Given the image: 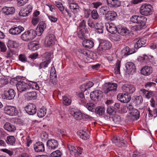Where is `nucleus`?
Segmentation results:
<instances>
[{"label": "nucleus", "mask_w": 157, "mask_h": 157, "mask_svg": "<svg viewBox=\"0 0 157 157\" xmlns=\"http://www.w3.org/2000/svg\"><path fill=\"white\" fill-rule=\"evenodd\" d=\"M46 113V109L44 107L40 109L37 112L38 116L40 118L44 117Z\"/></svg>", "instance_id": "a19ab883"}, {"label": "nucleus", "mask_w": 157, "mask_h": 157, "mask_svg": "<svg viewBox=\"0 0 157 157\" xmlns=\"http://www.w3.org/2000/svg\"><path fill=\"white\" fill-rule=\"evenodd\" d=\"M117 98L122 103H127L129 102L131 99V96L126 93L120 94L117 95Z\"/></svg>", "instance_id": "9b49d317"}, {"label": "nucleus", "mask_w": 157, "mask_h": 157, "mask_svg": "<svg viewBox=\"0 0 157 157\" xmlns=\"http://www.w3.org/2000/svg\"><path fill=\"white\" fill-rule=\"evenodd\" d=\"M4 109L5 113L11 116L17 115L18 113L16 107L13 106H6Z\"/></svg>", "instance_id": "423d86ee"}, {"label": "nucleus", "mask_w": 157, "mask_h": 157, "mask_svg": "<svg viewBox=\"0 0 157 157\" xmlns=\"http://www.w3.org/2000/svg\"><path fill=\"white\" fill-rule=\"evenodd\" d=\"M36 35V31L31 29L22 33L21 36V39L25 41H29L33 39Z\"/></svg>", "instance_id": "f03ea898"}, {"label": "nucleus", "mask_w": 157, "mask_h": 157, "mask_svg": "<svg viewBox=\"0 0 157 157\" xmlns=\"http://www.w3.org/2000/svg\"><path fill=\"white\" fill-rule=\"evenodd\" d=\"M104 25L102 23H97L95 27V31L98 34L102 33L103 32Z\"/></svg>", "instance_id": "7c9ffc66"}, {"label": "nucleus", "mask_w": 157, "mask_h": 157, "mask_svg": "<svg viewBox=\"0 0 157 157\" xmlns=\"http://www.w3.org/2000/svg\"><path fill=\"white\" fill-rule=\"evenodd\" d=\"M82 45L84 47L90 48L94 46V42L92 40L86 39L83 40Z\"/></svg>", "instance_id": "cd10ccee"}, {"label": "nucleus", "mask_w": 157, "mask_h": 157, "mask_svg": "<svg viewBox=\"0 0 157 157\" xmlns=\"http://www.w3.org/2000/svg\"><path fill=\"white\" fill-rule=\"evenodd\" d=\"M78 37L82 40L85 39L86 34L89 33L88 29H86V30L78 29Z\"/></svg>", "instance_id": "c756f323"}, {"label": "nucleus", "mask_w": 157, "mask_h": 157, "mask_svg": "<svg viewBox=\"0 0 157 157\" xmlns=\"http://www.w3.org/2000/svg\"><path fill=\"white\" fill-rule=\"evenodd\" d=\"M90 97L92 100L96 101L102 98V93L100 90H96L91 92Z\"/></svg>", "instance_id": "9d476101"}, {"label": "nucleus", "mask_w": 157, "mask_h": 157, "mask_svg": "<svg viewBox=\"0 0 157 157\" xmlns=\"http://www.w3.org/2000/svg\"><path fill=\"white\" fill-rule=\"evenodd\" d=\"M80 138L82 139L86 140L90 137V133L86 129L83 130L81 132H78Z\"/></svg>", "instance_id": "a878e982"}, {"label": "nucleus", "mask_w": 157, "mask_h": 157, "mask_svg": "<svg viewBox=\"0 0 157 157\" xmlns=\"http://www.w3.org/2000/svg\"><path fill=\"white\" fill-rule=\"evenodd\" d=\"M126 72L128 74H132L135 72L136 67L134 64L132 62L127 63L125 65Z\"/></svg>", "instance_id": "6ab92c4d"}, {"label": "nucleus", "mask_w": 157, "mask_h": 157, "mask_svg": "<svg viewBox=\"0 0 157 157\" xmlns=\"http://www.w3.org/2000/svg\"><path fill=\"white\" fill-rule=\"evenodd\" d=\"M130 20L132 22L137 24L134 27L136 31H137L141 30L144 26L147 19L144 16L134 15L131 17Z\"/></svg>", "instance_id": "f257e3e1"}, {"label": "nucleus", "mask_w": 157, "mask_h": 157, "mask_svg": "<svg viewBox=\"0 0 157 157\" xmlns=\"http://www.w3.org/2000/svg\"><path fill=\"white\" fill-rule=\"evenodd\" d=\"M2 11L3 13L6 15H12L15 12V10L13 7L4 6L2 8Z\"/></svg>", "instance_id": "b1692460"}, {"label": "nucleus", "mask_w": 157, "mask_h": 157, "mask_svg": "<svg viewBox=\"0 0 157 157\" xmlns=\"http://www.w3.org/2000/svg\"><path fill=\"white\" fill-rule=\"evenodd\" d=\"M108 5L110 7H117L121 5V2L118 0H106Z\"/></svg>", "instance_id": "bb28decb"}, {"label": "nucleus", "mask_w": 157, "mask_h": 157, "mask_svg": "<svg viewBox=\"0 0 157 157\" xmlns=\"http://www.w3.org/2000/svg\"><path fill=\"white\" fill-rule=\"evenodd\" d=\"M109 7L107 6H104L101 7L99 9L100 12L103 14H107L109 11Z\"/></svg>", "instance_id": "de8ad7c7"}, {"label": "nucleus", "mask_w": 157, "mask_h": 157, "mask_svg": "<svg viewBox=\"0 0 157 157\" xmlns=\"http://www.w3.org/2000/svg\"><path fill=\"white\" fill-rule=\"evenodd\" d=\"M87 24L90 28L94 29L95 27L96 23L92 20L89 19L87 21Z\"/></svg>", "instance_id": "bf43d9fd"}, {"label": "nucleus", "mask_w": 157, "mask_h": 157, "mask_svg": "<svg viewBox=\"0 0 157 157\" xmlns=\"http://www.w3.org/2000/svg\"><path fill=\"white\" fill-rule=\"evenodd\" d=\"M16 86L17 90L20 93L26 91L31 89L30 85L23 81H17Z\"/></svg>", "instance_id": "20e7f679"}, {"label": "nucleus", "mask_w": 157, "mask_h": 157, "mask_svg": "<svg viewBox=\"0 0 157 157\" xmlns=\"http://www.w3.org/2000/svg\"><path fill=\"white\" fill-rule=\"evenodd\" d=\"M15 94V91L13 89H10L8 91L5 92V95L7 99L11 100L14 98Z\"/></svg>", "instance_id": "c85d7f7f"}, {"label": "nucleus", "mask_w": 157, "mask_h": 157, "mask_svg": "<svg viewBox=\"0 0 157 157\" xmlns=\"http://www.w3.org/2000/svg\"><path fill=\"white\" fill-rule=\"evenodd\" d=\"M82 113L80 111H75L74 112L73 115L74 117L77 120L82 119Z\"/></svg>", "instance_id": "5fc2aeb1"}, {"label": "nucleus", "mask_w": 157, "mask_h": 157, "mask_svg": "<svg viewBox=\"0 0 157 157\" xmlns=\"http://www.w3.org/2000/svg\"><path fill=\"white\" fill-rule=\"evenodd\" d=\"M152 9L153 8L151 5L144 4L140 6V12L143 15L149 16L152 13Z\"/></svg>", "instance_id": "7ed1b4c3"}, {"label": "nucleus", "mask_w": 157, "mask_h": 157, "mask_svg": "<svg viewBox=\"0 0 157 157\" xmlns=\"http://www.w3.org/2000/svg\"><path fill=\"white\" fill-rule=\"evenodd\" d=\"M86 22L84 20H82L79 24V26L78 27V29L86 30V29H88L86 28Z\"/></svg>", "instance_id": "49530a36"}, {"label": "nucleus", "mask_w": 157, "mask_h": 157, "mask_svg": "<svg viewBox=\"0 0 157 157\" xmlns=\"http://www.w3.org/2000/svg\"><path fill=\"white\" fill-rule=\"evenodd\" d=\"M26 97L30 100L35 99L36 98L37 94L34 91L28 92L26 94Z\"/></svg>", "instance_id": "ea45409f"}, {"label": "nucleus", "mask_w": 157, "mask_h": 157, "mask_svg": "<svg viewBox=\"0 0 157 157\" xmlns=\"http://www.w3.org/2000/svg\"><path fill=\"white\" fill-rule=\"evenodd\" d=\"M7 46L9 48H16L19 46V44L15 41L9 40Z\"/></svg>", "instance_id": "58836bf2"}, {"label": "nucleus", "mask_w": 157, "mask_h": 157, "mask_svg": "<svg viewBox=\"0 0 157 157\" xmlns=\"http://www.w3.org/2000/svg\"><path fill=\"white\" fill-rule=\"evenodd\" d=\"M142 91L144 96L146 98H149L152 95V93L151 92H150L145 89H142L141 90Z\"/></svg>", "instance_id": "603ef678"}, {"label": "nucleus", "mask_w": 157, "mask_h": 157, "mask_svg": "<svg viewBox=\"0 0 157 157\" xmlns=\"http://www.w3.org/2000/svg\"><path fill=\"white\" fill-rule=\"evenodd\" d=\"M34 151L37 152H44L45 150L44 146L42 142H36L33 145Z\"/></svg>", "instance_id": "aec40b11"}, {"label": "nucleus", "mask_w": 157, "mask_h": 157, "mask_svg": "<svg viewBox=\"0 0 157 157\" xmlns=\"http://www.w3.org/2000/svg\"><path fill=\"white\" fill-rule=\"evenodd\" d=\"M134 53L133 51L130 50L128 47H125L124 48L121 52V54L122 56H128Z\"/></svg>", "instance_id": "473e14b6"}, {"label": "nucleus", "mask_w": 157, "mask_h": 157, "mask_svg": "<svg viewBox=\"0 0 157 157\" xmlns=\"http://www.w3.org/2000/svg\"><path fill=\"white\" fill-rule=\"evenodd\" d=\"M50 77L51 78H57L56 71L54 66L52 67L51 68L50 71Z\"/></svg>", "instance_id": "13d9d810"}, {"label": "nucleus", "mask_w": 157, "mask_h": 157, "mask_svg": "<svg viewBox=\"0 0 157 157\" xmlns=\"http://www.w3.org/2000/svg\"><path fill=\"white\" fill-rule=\"evenodd\" d=\"M121 36L117 34L113 33L110 37V40L113 41H117L120 40Z\"/></svg>", "instance_id": "a18cd8bd"}, {"label": "nucleus", "mask_w": 157, "mask_h": 157, "mask_svg": "<svg viewBox=\"0 0 157 157\" xmlns=\"http://www.w3.org/2000/svg\"><path fill=\"white\" fill-rule=\"evenodd\" d=\"M0 48L1 51L2 52H5L7 49L6 45L5 43L0 41Z\"/></svg>", "instance_id": "69168bd1"}, {"label": "nucleus", "mask_w": 157, "mask_h": 157, "mask_svg": "<svg viewBox=\"0 0 157 157\" xmlns=\"http://www.w3.org/2000/svg\"><path fill=\"white\" fill-rule=\"evenodd\" d=\"M46 27V24L44 21H40L37 26L36 30L39 36H40Z\"/></svg>", "instance_id": "4be33fe9"}, {"label": "nucleus", "mask_w": 157, "mask_h": 157, "mask_svg": "<svg viewBox=\"0 0 157 157\" xmlns=\"http://www.w3.org/2000/svg\"><path fill=\"white\" fill-rule=\"evenodd\" d=\"M25 110L29 115H33L36 112V106L33 104H30L25 107Z\"/></svg>", "instance_id": "dca6fc26"}, {"label": "nucleus", "mask_w": 157, "mask_h": 157, "mask_svg": "<svg viewBox=\"0 0 157 157\" xmlns=\"http://www.w3.org/2000/svg\"><path fill=\"white\" fill-rule=\"evenodd\" d=\"M48 135L46 132H42L41 133L40 135L41 140L42 141L44 142L46 141L48 138Z\"/></svg>", "instance_id": "680f3d73"}, {"label": "nucleus", "mask_w": 157, "mask_h": 157, "mask_svg": "<svg viewBox=\"0 0 157 157\" xmlns=\"http://www.w3.org/2000/svg\"><path fill=\"white\" fill-rule=\"evenodd\" d=\"M56 39L55 36L52 34H48L46 37L45 41L48 46H51L54 44Z\"/></svg>", "instance_id": "4468645a"}, {"label": "nucleus", "mask_w": 157, "mask_h": 157, "mask_svg": "<svg viewBox=\"0 0 157 157\" xmlns=\"http://www.w3.org/2000/svg\"><path fill=\"white\" fill-rule=\"evenodd\" d=\"M137 59L139 62L142 63L149 64L151 63L153 64L154 61V58L152 56L146 54L139 56Z\"/></svg>", "instance_id": "39448f33"}, {"label": "nucleus", "mask_w": 157, "mask_h": 157, "mask_svg": "<svg viewBox=\"0 0 157 157\" xmlns=\"http://www.w3.org/2000/svg\"><path fill=\"white\" fill-rule=\"evenodd\" d=\"M128 119L131 121L137 120L140 117V113L137 109H135L129 112Z\"/></svg>", "instance_id": "f3484780"}, {"label": "nucleus", "mask_w": 157, "mask_h": 157, "mask_svg": "<svg viewBox=\"0 0 157 157\" xmlns=\"http://www.w3.org/2000/svg\"><path fill=\"white\" fill-rule=\"evenodd\" d=\"M121 65V62L120 61L118 60L116 65V67L115 68V73L116 74H120V67Z\"/></svg>", "instance_id": "6e6d98bb"}, {"label": "nucleus", "mask_w": 157, "mask_h": 157, "mask_svg": "<svg viewBox=\"0 0 157 157\" xmlns=\"http://www.w3.org/2000/svg\"><path fill=\"white\" fill-rule=\"evenodd\" d=\"M85 106L90 111H92L94 108V104L92 103H87Z\"/></svg>", "instance_id": "0e129e2a"}, {"label": "nucleus", "mask_w": 157, "mask_h": 157, "mask_svg": "<svg viewBox=\"0 0 157 157\" xmlns=\"http://www.w3.org/2000/svg\"><path fill=\"white\" fill-rule=\"evenodd\" d=\"M133 103L136 105H138L142 103L143 99L140 96H135L133 99Z\"/></svg>", "instance_id": "c9c22d12"}, {"label": "nucleus", "mask_w": 157, "mask_h": 157, "mask_svg": "<svg viewBox=\"0 0 157 157\" xmlns=\"http://www.w3.org/2000/svg\"><path fill=\"white\" fill-rule=\"evenodd\" d=\"M117 30L118 33L122 36L125 35L130 33L129 30L126 27L121 25L118 26Z\"/></svg>", "instance_id": "5701e85b"}, {"label": "nucleus", "mask_w": 157, "mask_h": 157, "mask_svg": "<svg viewBox=\"0 0 157 157\" xmlns=\"http://www.w3.org/2000/svg\"><path fill=\"white\" fill-rule=\"evenodd\" d=\"M31 83L29 84L33 89L36 90H39L42 89V86L40 83H37L36 82L31 81Z\"/></svg>", "instance_id": "e433bc0d"}, {"label": "nucleus", "mask_w": 157, "mask_h": 157, "mask_svg": "<svg viewBox=\"0 0 157 157\" xmlns=\"http://www.w3.org/2000/svg\"><path fill=\"white\" fill-rule=\"evenodd\" d=\"M18 59L23 63L28 62L27 58L25 54H20L18 56Z\"/></svg>", "instance_id": "3c124183"}, {"label": "nucleus", "mask_w": 157, "mask_h": 157, "mask_svg": "<svg viewBox=\"0 0 157 157\" xmlns=\"http://www.w3.org/2000/svg\"><path fill=\"white\" fill-rule=\"evenodd\" d=\"M94 83L92 82L89 81L84 85L85 87V90H86L88 89L94 85Z\"/></svg>", "instance_id": "774afa93"}, {"label": "nucleus", "mask_w": 157, "mask_h": 157, "mask_svg": "<svg viewBox=\"0 0 157 157\" xmlns=\"http://www.w3.org/2000/svg\"><path fill=\"white\" fill-rule=\"evenodd\" d=\"M117 16V14L115 11H110L106 14V19L108 21H113L116 19Z\"/></svg>", "instance_id": "393cba45"}, {"label": "nucleus", "mask_w": 157, "mask_h": 157, "mask_svg": "<svg viewBox=\"0 0 157 157\" xmlns=\"http://www.w3.org/2000/svg\"><path fill=\"white\" fill-rule=\"evenodd\" d=\"M33 9L32 6L29 5L26 7L21 10L19 13V15L21 17L27 16L32 12Z\"/></svg>", "instance_id": "6e6552de"}, {"label": "nucleus", "mask_w": 157, "mask_h": 157, "mask_svg": "<svg viewBox=\"0 0 157 157\" xmlns=\"http://www.w3.org/2000/svg\"><path fill=\"white\" fill-rule=\"evenodd\" d=\"M52 53L49 52H45L44 54V56L46 60H49L51 62V59H52Z\"/></svg>", "instance_id": "338daca9"}, {"label": "nucleus", "mask_w": 157, "mask_h": 157, "mask_svg": "<svg viewBox=\"0 0 157 157\" xmlns=\"http://www.w3.org/2000/svg\"><path fill=\"white\" fill-rule=\"evenodd\" d=\"M24 30V28L19 25L18 26H13L9 30V33L13 35H17L20 34Z\"/></svg>", "instance_id": "f8f14e48"}, {"label": "nucleus", "mask_w": 157, "mask_h": 157, "mask_svg": "<svg viewBox=\"0 0 157 157\" xmlns=\"http://www.w3.org/2000/svg\"><path fill=\"white\" fill-rule=\"evenodd\" d=\"M117 85L114 82L109 83L108 87L105 90L104 93L107 94L110 92L116 91L117 89Z\"/></svg>", "instance_id": "412c9836"}, {"label": "nucleus", "mask_w": 157, "mask_h": 157, "mask_svg": "<svg viewBox=\"0 0 157 157\" xmlns=\"http://www.w3.org/2000/svg\"><path fill=\"white\" fill-rule=\"evenodd\" d=\"M146 43V40L144 38H141L138 40L134 44V48L138 49L141 47Z\"/></svg>", "instance_id": "f704fd0d"}, {"label": "nucleus", "mask_w": 157, "mask_h": 157, "mask_svg": "<svg viewBox=\"0 0 157 157\" xmlns=\"http://www.w3.org/2000/svg\"><path fill=\"white\" fill-rule=\"evenodd\" d=\"M136 89L134 85L131 84H124L122 86V91L127 94L133 93L135 91Z\"/></svg>", "instance_id": "0eeeda50"}, {"label": "nucleus", "mask_w": 157, "mask_h": 157, "mask_svg": "<svg viewBox=\"0 0 157 157\" xmlns=\"http://www.w3.org/2000/svg\"><path fill=\"white\" fill-rule=\"evenodd\" d=\"M50 63V61L49 60H46L43 62L40 63L39 65L38 69L39 70L44 68H45L47 67L49 63Z\"/></svg>", "instance_id": "37998d69"}, {"label": "nucleus", "mask_w": 157, "mask_h": 157, "mask_svg": "<svg viewBox=\"0 0 157 157\" xmlns=\"http://www.w3.org/2000/svg\"><path fill=\"white\" fill-rule=\"evenodd\" d=\"M101 48L104 50H109L112 47L111 43L108 41H105L100 44Z\"/></svg>", "instance_id": "72a5a7b5"}, {"label": "nucleus", "mask_w": 157, "mask_h": 157, "mask_svg": "<svg viewBox=\"0 0 157 157\" xmlns=\"http://www.w3.org/2000/svg\"><path fill=\"white\" fill-rule=\"evenodd\" d=\"M4 128L9 132H14L16 130L15 126L8 122H7L5 124Z\"/></svg>", "instance_id": "2f4dec72"}, {"label": "nucleus", "mask_w": 157, "mask_h": 157, "mask_svg": "<svg viewBox=\"0 0 157 157\" xmlns=\"http://www.w3.org/2000/svg\"><path fill=\"white\" fill-rule=\"evenodd\" d=\"M29 49L32 51H35L37 49L38 45L34 42L30 43L28 45Z\"/></svg>", "instance_id": "09e8293b"}, {"label": "nucleus", "mask_w": 157, "mask_h": 157, "mask_svg": "<svg viewBox=\"0 0 157 157\" xmlns=\"http://www.w3.org/2000/svg\"><path fill=\"white\" fill-rule=\"evenodd\" d=\"M105 26L107 31L111 33H115L117 32V29L115 24L112 23H106Z\"/></svg>", "instance_id": "a211bd4d"}, {"label": "nucleus", "mask_w": 157, "mask_h": 157, "mask_svg": "<svg viewBox=\"0 0 157 157\" xmlns=\"http://www.w3.org/2000/svg\"><path fill=\"white\" fill-rule=\"evenodd\" d=\"M62 154L59 150H56L53 152L51 155L52 157H61Z\"/></svg>", "instance_id": "052dcab7"}, {"label": "nucleus", "mask_w": 157, "mask_h": 157, "mask_svg": "<svg viewBox=\"0 0 157 157\" xmlns=\"http://www.w3.org/2000/svg\"><path fill=\"white\" fill-rule=\"evenodd\" d=\"M113 142L117 146L121 147H124L127 143L123 138L119 136L114 137Z\"/></svg>", "instance_id": "1a4fd4ad"}, {"label": "nucleus", "mask_w": 157, "mask_h": 157, "mask_svg": "<svg viewBox=\"0 0 157 157\" xmlns=\"http://www.w3.org/2000/svg\"><path fill=\"white\" fill-rule=\"evenodd\" d=\"M78 97L79 100L82 104H85L87 102V100L85 98L83 93H79L78 94Z\"/></svg>", "instance_id": "864d4df0"}, {"label": "nucleus", "mask_w": 157, "mask_h": 157, "mask_svg": "<svg viewBox=\"0 0 157 157\" xmlns=\"http://www.w3.org/2000/svg\"><path fill=\"white\" fill-rule=\"evenodd\" d=\"M91 17L94 19H97L99 17V15L96 10H93L91 13Z\"/></svg>", "instance_id": "e2e57ef3"}, {"label": "nucleus", "mask_w": 157, "mask_h": 157, "mask_svg": "<svg viewBox=\"0 0 157 157\" xmlns=\"http://www.w3.org/2000/svg\"><path fill=\"white\" fill-rule=\"evenodd\" d=\"M63 104L66 105H70L71 102V100L66 96L63 97Z\"/></svg>", "instance_id": "8fccbe9b"}, {"label": "nucleus", "mask_w": 157, "mask_h": 157, "mask_svg": "<svg viewBox=\"0 0 157 157\" xmlns=\"http://www.w3.org/2000/svg\"><path fill=\"white\" fill-rule=\"evenodd\" d=\"M58 141L53 139H51L47 141L46 143L47 147L49 149L54 150L58 146Z\"/></svg>", "instance_id": "ddd939ff"}, {"label": "nucleus", "mask_w": 157, "mask_h": 157, "mask_svg": "<svg viewBox=\"0 0 157 157\" xmlns=\"http://www.w3.org/2000/svg\"><path fill=\"white\" fill-rule=\"evenodd\" d=\"M69 7L71 11L74 13H77L79 11V7L76 3H70Z\"/></svg>", "instance_id": "4c0bfd02"}, {"label": "nucleus", "mask_w": 157, "mask_h": 157, "mask_svg": "<svg viewBox=\"0 0 157 157\" xmlns=\"http://www.w3.org/2000/svg\"><path fill=\"white\" fill-rule=\"evenodd\" d=\"M105 109L102 106H98L96 109V113L100 115H103L105 112Z\"/></svg>", "instance_id": "c03bdc74"}, {"label": "nucleus", "mask_w": 157, "mask_h": 157, "mask_svg": "<svg viewBox=\"0 0 157 157\" xmlns=\"http://www.w3.org/2000/svg\"><path fill=\"white\" fill-rule=\"evenodd\" d=\"M6 142L9 145H13L15 144V139L13 136H8L6 140Z\"/></svg>", "instance_id": "79ce46f5"}, {"label": "nucleus", "mask_w": 157, "mask_h": 157, "mask_svg": "<svg viewBox=\"0 0 157 157\" xmlns=\"http://www.w3.org/2000/svg\"><path fill=\"white\" fill-rule=\"evenodd\" d=\"M153 71V69L151 67L145 66L141 68L140 73L144 76H148L152 73Z\"/></svg>", "instance_id": "2eb2a0df"}, {"label": "nucleus", "mask_w": 157, "mask_h": 157, "mask_svg": "<svg viewBox=\"0 0 157 157\" xmlns=\"http://www.w3.org/2000/svg\"><path fill=\"white\" fill-rule=\"evenodd\" d=\"M148 116L149 117H154V118L157 117V109H154L152 111H148Z\"/></svg>", "instance_id": "4d7b16f0"}]
</instances>
